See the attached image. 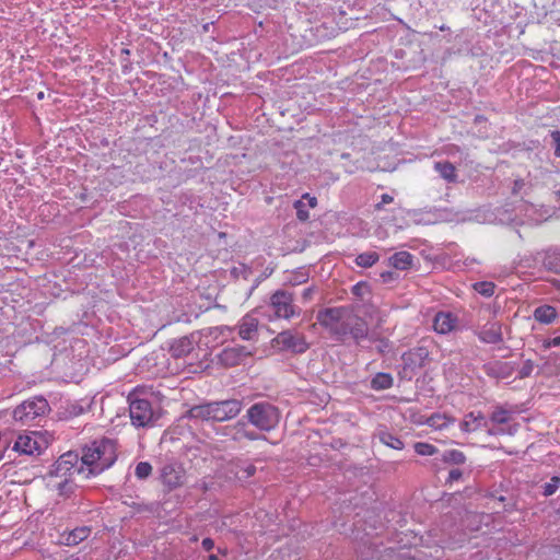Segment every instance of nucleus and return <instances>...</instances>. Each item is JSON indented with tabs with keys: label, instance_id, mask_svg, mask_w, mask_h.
<instances>
[{
	"label": "nucleus",
	"instance_id": "nucleus-23",
	"mask_svg": "<svg viewBox=\"0 0 560 560\" xmlns=\"http://www.w3.org/2000/svg\"><path fill=\"white\" fill-rule=\"evenodd\" d=\"M194 349V343L190 338L184 337L178 340H176L172 347L171 351L174 357H184L188 353H190Z\"/></svg>",
	"mask_w": 560,
	"mask_h": 560
},
{
	"label": "nucleus",
	"instance_id": "nucleus-27",
	"mask_svg": "<svg viewBox=\"0 0 560 560\" xmlns=\"http://www.w3.org/2000/svg\"><path fill=\"white\" fill-rule=\"evenodd\" d=\"M466 457L463 452L457 450H448L445 451L442 455V460L445 463H452V464H463L465 462Z\"/></svg>",
	"mask_w": 560,
	"mask_h": 560
},
{
	"label": "nucleus",
	"instance_id": "nucleus-19",
	"mask_svg": "<svg viewBox=\"0 0 560 560\" xmlns=\"http://www.w3.org/2000/svg\"><path fill=\"white\" fill-rule=\"evenodd\" d=\"M533 316L535 320L548 325L555 322L558 313L553 306L545 304L536 307Z\"/></svg>",
	"mask_w": 560,
	"mask_h": 560
},
{
	"label": "nucleus",
	"instance_id": "nucleus-33",
	"mask_svg": "<svg viewBox=\"0 0 560 560\" xmlns=\"http://www.w3.org/2000/svg\"><path fill=\"white\" fill-rule=\"evenodd\" d=\"M294 208L296 210V215H298L299 220L306 221L310 218L308 211L306 209V205L303 200L295 201Z\"/></svg>",
	"mask_w": 560,
	"mask_h": 560
},
{
	"label": "nucleus",
	"instance_id": "nucleus-49",
	"mask_svg": "<svg viewBox=\"0 0 560 560\" xmlns=\"http://www.w3.org/2000/svg\"><path fill=\"white\" fill-rule=\"evenodd\" d=\"M70 560H80V558H79V557H77V556H72V557L70 558Z\"/></svg>",
	"mask_w": 560,
	"mask_h": 560
},
{
	"label": "nucleus",
	"instance_id": "nucleus-43",
	"mask_svg": "<svg viewBox=\"0 0 560 560\" xmlns=\"http://www.w3.org/2000/svg\"><path fill=\"white\" fill-rule=\"evenodd\" d=\"M214 331H219L220 334L232 332L233 328L228 327V326H221V327L214 328Z\"/></svg>",
	"mask_w": 560,
	"mask_h": 560
},
{
	"label": "nucleus",
	"instance_id": "nucleus-20",
	"mask_svg": "<svg viewBox=\"0 0 560 560\" xmlns=\"http://www.w3.org/2000/svg\"><path fill=\"white\" fill-rule=\"evenodd\" d=\"M413 256L408 252H397L389 257V265L398 270H407L412 266Z\"/></svg>",
	"mask_w": 560,
	"mask_h": 560
},
{
	"label": "nucleus",
	"instance_id": "nucleus-48",
	"mask_svg": "<svg viewBox=\"0 0 560 560\" xmlns=\"http://www.w3.org/2000/svg\"><path fill=\"white\" fill-rule=\"evenodd\" d=\"M209 560H219V559H218V557H217L215 555H211V556L209 557Z\"/></svg>",
	"mask_w": 560,
	"mask_h": 560
},
{
	"label": "nucleus",
	"instance_id": "nucleus-47",
	"mask_svg": "<svg viewBox=\"0 0 560 560\" xmlns=\"http://www.w3.org/2000/svg\"><path fill=\"white\" fill-rule=\"evenodd\" d=\"M310 294H311V290H310V289H306V290L304 291V296H305V298H307Z\"/></svg>",
	"mask_w": 560,
	"mask_h": 560
},
{
	"label": "nucleus",
	"instance_id": "nucleus-46",
	"mask_svg": "<svg viewBox=\"0 0 560 560\" xmlns=\"http://www.w3.org/2000/svg\"><path fill=\"white\" fill-rule=\"evenodd\" d=\"M418 353H419V355H420L421 358H424V357L428 354V353H427V351H425L424 349H419V352H418Z\"/></svg>",
	"mask_w": 560,
	"mask_h": 560
},
{
	"label": "nucleus",
	"instance_id": "nucleus-9",
	"mask_svg": "<svg viewBox=\"0 0 560 560\" xmlns=\"http://www.w3.org/2000/svg\"><path fill=\"white\" fill-rule=\"evenodd\" d=\"M488 422L492 424L488 425L489 435H514L518 430V424L512 423L511 412L502 407L492 411Z\"/></svg>",
	"mask_w": 560,
	"mask_h": 560
},
{
	"label": "nucleus",
	"instance_id": "nucleus-38",
	"mask_svg": "<svg viewBox=\"0 0 560 560\" xmlns=\"http://www.w3.org/2000/svg\"><path fill=\"white\" fill-rule=\"evenodd\" d=\"M301 200H307V207L313 209L316 207L317 205V199L313 196H311L310 194H305L303 195L302 199Z\"/></svg>",
	"mask_w": 560,
	"mask_h": 560
},
{
	"label": "nucleus",
	"instance_id": "nucleus-25",
	"mask_svg": "<svg viewBox=\"0 0 560 560\" xmlns=\"http://www.w3.org/2000/svg\"><path fill=\"white\" fill-rule=\"evenodd\" d=\"M378 438H380V441L388 447H392L394 450H402L404 448V442L399 438L393 435L389 432L382 431V432H380Z\"/></svg>",
	"mask_w": 560,
	"mask_h": 560
},
{
	"label": "nucleus",
	"instance_id": "nucleus-13",
	"mask_svg": "<svg viewBox=\"0 0 560 560\" xmlns=\"http://www.w3.org/2000/svg\"><path fill=\"white\" fill-rule=\"evenodd\" d=\"M275 340L283 349H289L294 352L302 353L307 349V343L304 337L291 330L280 332Z\"/></svg>",
	"mask_w": 560,
	"mask_h": 560
},
{
	"label": "nucleus",
	"instance_id": "nucleus-45",
	"mask_svg": "<svg viewBox=\"0 0 560 560\" xmlns=\"http://www.w3.org/2000/svg\"><path fill=\"white\" fill-rule=\"evenodd\" d=\"M246 476H253L255 472V467L253 465H247L245 468Z\"/></svg>",
	"mask_w": 560,
	"mask_h": 560
},
{
	"label": "nucleus",
	"instance_id": "nucleus-15",
	"mask_svg": "<svg viewBox=\"0 0 560 560\" xmlns=\"http://www.w3.org/2000/svg\"><path fill=\"white\" fill-rule=\"evenodd\" d=\"M258 319L252 315H245L238 324V336L243 340H254L258 332Z\"/></svg>",
	"mask_w": 560,
	"mask_h": 560
},
{
	"label": "nucleus",
	"instance_id": "nucleus-42",
	"mask_svg": "<svg viewBox=\"0 0 560 560\" xmlns=\"http://www.w3.org/2000/svg\"><path fill=\"white\" fill-rule=\"evenodd\" d=\"M366 289V285L364 283H357L352 291L355 295H361L362 294V290H365Z\"/></svg>",
	"mask_w": 560,
	"mask_h": 560
},
{
	"label": "nucleus",
	"instance_id": "nucleus-39",
	"mask_svg": "<svg viewBox=\"0 0 560 560\" xmlns=\"http://www.w3.org/2000/svg\"><path fill=\"white\" fill-rule=\"evenodd\" d=\"M526 186L525 182L523 179H516L514 182L513 186V194L518 195L521 194L522 189Z\"/></svg>",
	"mask_w": 560,
	"mask_h": 560
},
{
	"label": "nucleus",
	"instance_id": "nucleus-7",
	"mask_svg": "<svg viewBox=\"0 0 560 560\" xmlns=\"http://www.w3.org/2000/svg\"><path fill=\"white\" fill-rule=\"evenodd\" d=\"M129 413L132 424L137 427L149 425L154 418L151 402L138 390L129 395Z\"/></svg>",
	"mask_w": 560,
	"mask_h": 560
},
{
	"label": "nucleus",
	"instance_id": "nucleus-5",
	"mask_svg": "<svg viewBox=\"0 0 560 560\" xmlns=\"http://www.w3.org/2000/svg\"><path fill=\"white\" fill-rule=\"evenodd\" d=\"M241 409L240 400L229 399L194 406L189 410V417L200 420L226 421L236 417Z\"/></svg>",
	"mask_w": 560,
	"mask_h": 560
},
{
	"label": "nucleus",
	"instance_id": "nucleus-3",
	"mask_svg": "<svg viewBox=\"0 0 560 560\" xmlns=\"http://www.w3.org/2000/svg\"><path fill=\"white\" fill-rule=\"evenodd\" d=\"M116 446L109 439H101L85 445L79 462L85 469V477L96 476L109 468L116 460Z\"/></svg>",
	"mask_w": 560,
	"mask_h": 560
},
{
	"label": "nucleus",
	"instance_id": "nucleus-21",
	"mask_svg": "<svg viewBox=\"0 0 560 560\" xmlns=\"http://www.w3.org/2000/svg\"><path fill=\"white\" fill-rule=\"evenodd\" d=\"M454 421L455 419L447 416L446 413L436 412L430 416L427 419L425 423L435 430H443L447 428L450 424L454 423Z\"/></svg>",
	"mask_w": 560,
	"mask_h": 560
},
{
	"label": "nucleus",
	"instance_id": "nucleus-41",
	"mask_svg": "<svg viewBox=\"0 0 560 560\" xmlns=\"http://www.w3.org/2000/svg\"><path fill=\"white\" fill-rule=\"evenodd\" d=\"M202 547L205 550L209 551L214 547V542L211 538H205L202 540Z\"/></svg>",
	"mask_w": 560,
	"mask_h": 560
},
{
	"label": "nucleus",
	"instance_id": "nucleus-32",
	"mask_svg": "<svg viewBox=\"0 0 560 560\" xmlns=\"http://www.w3.org/2000/svg\"><path fill=\"white\" fill-rule=\"evenodd\" d=\"M152 466L147 462H140L136 467V476L140 479H144L150 476Z\"/></svg>",
	"mask_w": 560,
	"mask_h": 560
},
{
	"label": "nucleus",
	"instance_id": "nucleus-31",
	"mask_svg": "<svg viewBox=\"0 0 560 560\" xmlns=\"http://www.w3.org/2000/svg\"><path fill=\"white\" fill-rule=\"evenodd\" d=\"M560 487V477L553 476L549 482L544 485V495H552Z\"/></svg>",
	"mask_w": 560,
	"mask_h": 560
},
{
	"label": "nucleus",
	"instance_id": "nucleus-12",
	"mask_svg": "<svg viewBox=\"0 0 560 560\" xmlns=\"http://www.w3.org/2000/svg\"><path fill=\"white\" fill-rule=\"evenodd\" d=\"M253 354V350L245 346L235 345L222 350L220 362L226 366H235Z\"/></svg>",
	"mask_w": 560,
	"mask_h": 560
},
{
	"label": "nucleus",
	"instance_id": "nucleus-16",
	"mask_svg": "<svg viewBox=\"0 0 560 560\" xmlns=\"http://www.w3.org/2000/svg\"><path fill=\"white\" fill-rule=\"evenodd\" d=\"M91 534L89 526L77 527L70 532H65L60 535V544L65 546H77L85 540Z\"/></svg>",
	"mask_w": 560,
	"mask_h": 560
},
{
	"label": "nucleus",
	"instance_id": "nucleus-34",
	"mask_svg": "<svg viewBox=\"0 0 560 560\" xmlns=\"http://www.w3.org/2000/svg\"><path fill=\"white\" fill-rule=\"evenodd\" d=\"M235 429H236V432H235V434L233 436L235 440H241L242 438H246L248 440H255L256 439L254 433H249V432H247L245 430V425L244 424L238 423L235 427Z\"/></svg>",
	"mask_w": 560,
	"mask_h": 560
},
{
	"label": "nucleus",
	"instance_id": "nucleus-10",
	"mask_svg": "<svg viewBox=\"0 0 560 560\" xmlns=\"http://www.w3.org/2000/svg\"><path fill=\"white\" fill-rule=\"evenodd\" d=\"M48 410V402L43 397H35L25 400L13 410V419L27 423L37 417L44 415Z\"/></svg>",
	"mask_w": 560,
	"mask_h": 560
},
{
	"label": "nucleus",
	"instance_id": "nucleus-4",
	"mask_svg": "<svg viewBox=\"0 0 560 560\" xmlns=\"http://www.w3.org/2000/svg\"><path fill=\"white\" fill-rule=\"evenodd\" d=\"M511 213L509 209H505L499 213V222L502 224H515V225H536L546 221L549 215V209L544 206H536L526 201H522L515 207Z\"/></svg>",
	"mask_w": 560,
	"mask_h": 560
},
{
	"label": "nucleus",
	"instance_id": "nucleus-44",
	"mask_svg": "<svg viewBox=\"0 0 560 560\" xmlns=\"http://www.w3.org/2000/svg\"><path fill=\"white\" fill-rule=\"evenodd\" d=\"M393 197L389 196L388 194H383L382 195V203L385 205V203H390L393 202Z\"/></svg>",
	"mask_w": 560,
	"mask_h": 560
},
{
	"label": "nucleus",
	"instance_id": "nucleus-22",
	"mask_svg": "<svg viewBox=\"0 0 560 560\" xmlns=\"http://www.w3.org/2000/svg\"><path fill=\"white\" fill-rule=\"evenodd\" d=\"M434 170L448 183H454L457 178L456 168L450 162H435Z\"/></svg>",
	"mask_w": 560,
	"mask_h": 560
},
{
	"label": "nucleus",
	"instance_id": "nucleus-1",
	"mask_svg": "<svg viewBox=\"0 0 560 560\" xmlns=\"http://www.w3.org/2000/svg\"><path fill=\"white\" fill-rule=\"evenodd\" d=\"M317 322L336 340L351 337L359 342L368 336V324L350 307H328L319 311Z\"/></svg>",
	"mask_w": 560,
	"mask_h": 560
},
{
	"label": "nucleus",
	"instance_id": "nucleus-40",
	"mask_svg": "<svg viewBox=\"0 0 560 560\" xmlns=\"http://www.w3.org/2000/svg\"><path fill=\"white\" fill-rule=\"evenodd\" d=\"M460 477H462V471L459 469H452L448 474L450 481L458 480Z\"/></svg>",
	"mask_w": 560,
	"mask_h": 560
},
{
	"label": "nucleus",
	"instance_id": "nucleus-37",
	"mask_svg": "<svg viewBox=\"0 0 560 560\" xmlns=\"http://www.w3.org/2000/svg\"><path fill=\"white\" fill-rule=\"evenodd\" d=\"M552 139L556 143V148H555V154L557 156H560V131H555L552 132Z\"/></svg>",
	"mask_w": 560,
	"mask_h": 560
},
{
	"label": "nucleus",
	"instance_id": "nucleus-11",
	"mask_svg": "<svg viewBox=\"0 0 560 560\" xmlns=\"http://www.w3.org/2000/svg\"><path fill=\"white\" fill-rule=\"evenodd\" d=\"M270 306L277 318H291L296 315L292 294L284 291H277L270 299Z\"/></svg>",
	"mask_w": 560,
	"mask_h": 560
},
{
	"label": "nucleus",
	"instance_id": "nucleus-30",
	"mask_svg": "<svg viewBox=\"0 0 560 560\" xmlns=\"http://www.w3.org/2000/svg\"><path fill=\"white\" fill-rule=\"evenodd\" d=\"M173 471H174V469L171 466H166L163 468V474H162L163 480L170 487H176L180 483V476L179 475L172 476Z\"/></svg>",
	"mask_w": 560,
	"mask_h": 560
},
{
	"label": "nucleus",
	"instance_id": "nucleus-2",
	"mask_svg": "<svg viewBox=\"0 0 560 560\" xmlns=\"http://www.w3.org/2000/svg\"><path fill=\"white\" fill-rule=\"evenodd\" d=\"M85 475V469L79 462V455L74 452L62 454L51 466L46 475L47 487L61 498H69L75 490L73 476Z\"/></svg>",
	"mask_w": 560,
	"mask_h": 560
},
{
	"label": "nucleus",
	"instance_id": "nucleus-26",
	"mask_svg": "<svg viewBox=\"0 0 560 560\" xmlns=\"http://www.w3.org/2000/svg\"><path fill=\"white\" fill-rule=\"evenodd\" d=\"M378 258L380 257L375 252H368L360 254L355 258V262L360 267L369 268L372 267L378 260Z\"/></svg>",
	"mask_w": 560,
	"mask_h": 560
},
{
	"label": "nucleus",
	"instance_id": "nucleus-18",
	"mask_svg": "<svg viewBox=\"0 0 560 560\" xmlns=\"http://www.w3.org/2000/svg\"><path fill=\"white\" fill-rule=\"evenodd\" d=\"M479 338L487 343H498L502 340L501 325L499 323H489L479 331Z\"/></svg>",
	"mask_w": 560,
	"mask_h": 560
},
{
	"label": "nucleus",
	"instance_id": "nucleus-8",
	"mask_svg": "<svg viewBox=\"0 0 560 560\" xmlns=\"http://www.w3.org/2000/svg\"><path fill=\"white\" fill-rule=\"evenodd\" d=\"M48 446L46 436L37 431L20 434L13 445V450L24 455L40 454Z\"/></svg>",
	"mask_w": 560,
	"mask_h": 560
},
{
	"label": "nucleus",
	"instance_id": "nucleus-35",
	"mask_svg": "<svg viewBox=\"0 0 560 560\" xmlns=\"http://www.w3.org/2000/svg\"><path fill=\"white\" fill-rule=\"evenodd\" d=\"M534 369H535V364H534V362H533V361H530V360H526V361L522 364V366H521V369H520V372H518V373H520V376H521V377H528V376L533 373Z\"/></svg>",
	"mask_w": 560,
	"mask_h": 560
},
{
	"label": "nucleus",
	"instance_id": "nucleus-29",
	"mask_svg": "<svg viewBox=\"0 0 560 560\" xmlns=\"http://www.w3.org/2000/svg\"><path fill=\"white\" fill-rule=\"evenodd\" d=\"M494 288H495L494 283H492L490 281H482V282H477L474 284L475 291L483 296H487V298L493 295Z\"/></svg>",
	"mask_w": 560,
	"mask_h": 560
},
{
	"label": "nucleus",
	"instance_id": "nucleus-36",
	"mask_svg": "<svg viewBox=\"0 0 560 560\" xmlns=\"http://www.w3.org/2000/svg\"><path fill=\"white\" fill-rule=\"evenodd\" d=\"M542 347H544L545 349H550V348L560 347V336H557V337H552V338L545 339V340L542 341Z\"/></svg>",
	"mask_w": 560,
	"mask_h": 560
},
{
	"label": "nucleus",
	"instance_id": "nucleus-17",
	"mask_svg": "<svg viewBox=\"0 0 560 560\" xmlns=\"http://www.w3.org/2000/svg\"><path fill=\"white\" fill-rule=\"evenodd\" d=\"M457 324V318L448 312H440L433 320V328L438 334L451 332Z\"/></svg>",
	"mask_w": 560,
	"mask_h": 560
},
{
	"label": "nucleus",
	"instance_id": "nucleus-14",
	"mask_svg": "<svg viewBox=\"0 0 560 560\" xmlns=\"http://www.w3.org/2000/svg\"><path fill=\"white\" fill-rule=\"evenodd\" d=\"M488 420L481 412L471 411L464 417L459 427L463 432L470 433L483 428L488 430Z\"/></svg>",
	"mask_w": 560,
	"mask_h": 560
},
{
	"label": "nucleus",
	"instance_id": "nucleus-24",
	"mask_svg": "<svg viewBox=\"0 0 560 560\" xmlns=\"http://www.w3.org/2000/svg\"><path fill=\"white\" fill-rule=\"evenodd\" d=\"M393 385V377L388 373H377L371 381V387L375 390L387 389Z\"/></svg>",
	"mask_w": 560,
	"mask_h": 560
},
{
	"label": "nucleus",
	"instance_id": "nucleus-6",
	"mask_svg": "<svg viewBox=\"0 0 560 560\" xmlns=\"http://www.w3.org/2000/svg\"><path fill=\"white\" fill-rule=\"evenodd\" d=\"M249 422L262 431L272 430L279 422L278 409L268 402L254 404L247 410Z\"/></svg>",
	"mask_w": 560,
	"mask_h": 560
},
{
	"label": "nucleus",
	"instance_id": "nucleus-28",
	"mask_svg": "<svg viewBox=\"0 0 560 560\" xmlns=\"http://www.w3.org/2000/svg\"><path fill=\"white\" fill-rule=\"evenodd\" d=\"M415 452L420 456H433L438 453V448L425 442H417L415 444Z\"/></svg>",
	"mask_w": 560,
	"mask_h": 560
}]
</instances>
